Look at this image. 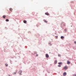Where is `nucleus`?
Segmentation results:
<instances>
[{"mask_svg":"<svg viewBox=\"0 0 76 76\" xmlns=\"http://www.w3.org/2000/svg\"><path fill=\"white\" fill-rule=\"evenodd\" d=\"M63 70H66V69H67V66H64L63 68Z\"/></svg>","mask_w":76,"mask_h":76,"instance_id":"nucleus-1","label":"nucleus"},{"mask_svg":"<svg viewBox=\"0 0 76 76\" xmlns=\"http://www.w3.org/2000/svg\"><path fill=\"white\" fill-rule=\"evenodd\" d=\"M45 15H47L48 16H49V15H50V14H49V13H48V12H46L45 13Z\"/></svg>","mask_w":76,"mask_h":76,"instance_id":"nucleus-2","label":"nucleus"},{"mask_svg":"<svg viewBox=\"0 0 76 76\" xmlns=\"http://www.w3.org/2000/svg\"><path fill=\"white\" fill-rule=\"evenodd\" d=\"M45 56L46 58H48L49 57V56H48V54H46Z\"/></svg>","mask_w":76,"mask_h":76,"instance_id":"nucleus-3","label":"nucleus"},{"mask_svg":"<svg viewBox=\"0 0 76 76\" xmlns=\"http://www.w3.org/2000/svg\"><path fill=\"white\" fill-rule=\"evenodd\" d=\"M67 75V73H66V72H64L63 74V75L64 76H66V75Z\"/></svg>","mask_w":76,"mask_h":76,"instance_id":"nucleus-4","label":"nucleus"},{"mask_svg":"<svg viewBox=\"0 0 76 76\" xmlns=\"http://www.w3.org/2000/svg\"><path fill=\"white\" fill-rule=\"evenodd\" d=\"M67 64H70V62L69 61H67Z\"/></svg>","mask_w":76,"mask_h":76,"instance_id":"nucleus-5","label":"nucleus"},{"mask_svg":"<svg viewBox=\"0 0 76 76\" xmlns=\"http://www.w3.org/2000/svg\"><path fill=\"white\" fill-rule=\"evenodd\" d=\"M57 60L55 61H54V64H57Z\"/></svg>","mask_w":76,"mask_h":76,"instance_id":"nucleus-6","label":"nucleus"},{"mask_svg":"<svg viewBox=\"0 0 76 76\" xmlns=\"http://www.w3.org/2000/svg\"><path fill=\"white\" fill-rule=\"evenodd\" d=\"M61 39H64V37L63 36H61Z\"/></svg>","mask_w":76,"mask_h":76,"instance_id":"nucleus-7","label":"nucleus"},{"mask_svg":"<svg viewBox=\"0 0 76 76\" xmlns=\"http://www.w3.org/2000/svg\"><path fill=\"white\" fill-rule=\"evenodd\" d=\"M58 64H63V63L62 62H59L58 63Z\"/></svg>","mask_w":76,"mask_h":76,"instance_id":"nucleus-8","label":"nucleus"},{"mask_svg":"<svg viewBox=\"0 0 76 76\" xmlns=\"http://www.w3.org/2000/svg\"><path fill=\"white\" fill-rule=\"evenodd\" d=\"M6 22H9V20L8 19H7L6 20Z\"/></svg>","mask_w":76,"mask_h":76,"instance_id":"nucleus-9","label":"nucleus"},{"mask_svg":"<svg viewBox=\"0 0 76 76\" xmlns=\"http://www.w3.org/2000/svg\"><path fill=\"white\" fill-rule=\"evenodd\" d=\"M6 15H4L3 16V18L4 19L5 18H6Z\"/></svg>","mask_w":76,"mask_h":76,"instance_id":"nucleus-10","label":"nucleus"},{"mask_svg":"<svg viewBox=\"0 0 76 76\" xmlns=\"http://www.w3.org/2000/svg\"><path fill=\"white\" fill-rule=\"evenodd\" d=\"M23 22L24 23H26V21L24 20L23 21Z\"/></svg>","mask_w":76,"mask_h":76,"instance_id":"nucleus-11","label":"nucleus"},{"mask_svg":"<svg viewBox=\"0 0 76 76\" xmlns=\"http://www.w3.org/2000/svg\"><path fill=\"white\" fill-rule=\"evenodd\" d=\"M44 21L45 22H46V23H47V21L46 20H44Z\"/></svg>","mask_w":76,"mask_h":76,"instance_id":"nucleus-12","label":"nucleus"},{"mask_svg":"<svg viewBox=\"0 0 76 76\" xmlns=\"http://www.w3.org/2000/svg\"><path fill=\"white\" fill-rule=\"evenodd\" d=\"M10 11H12V8H10Z\"/></svg>","mask_w":76,"mask_h":76,"instance_id":"nucleus-13","label":"nucleus"},{"mask_svg":"<svg viewBox=\"0 0 76 76\" xmlns=\"http://www.w3.org/2000/svg\"><path fill=\"white\" fill-rule=\"evenodd\" d=\"M5 65L6 66H8V65L7 64H6Z\"/></svg>","mask_w":76,"mask_h":76,"instance_id":"nucleus-14","label":"nucleus"},{"mask_svg":"<svg viewBox=\"0 0 76 76\" xmlns=\"http://www.w3.org/2000/svg\"><path fill=\"white\" fill-rule=\"evenodd\" d=\"M61 65H58V67H61Z\"/></svg>","mask_w":76,"mask_h":76,"instance_id":"nucleus-15","label":"nucleus"},{"mask_svg":"<svg viewBox=\"0 0 76 76\" xmlns=\"http://www.w3.org/2000/svg\"><path fill=\"white\" fill-rule=\"evenodd\" d=\"M36 56L37 57V56H38V54H36Z\"/></svg>","mask_w":76,"mask_h":76,"instance_id":"nucleus-16","label":"nucleus"},{"mask_svg":"<svg viewBox=\"0 0 76 76\" xmlns=\"http://www.w3.org/2000/svg\"><path fill=\"white\" fill-rule=\"evenodd\" d=\"M74 43L75 44H76V42H74Z\"/></svg>","mask_w":76,"mask_h":76,"instance_id":"nucleus-17","label":"nucleus"},{"mask_svg":"<svg viewBox=\"0 0 76 76\" xmlns=\"http://www.w3.org/2000/svg\"><path fill=\"white\" fill-rule=\"evenodd\" d=\"M74 76H76V74H75L74 75Z\"/></svg>","mask_w":76,"mask_h":76,"instance_id":"nucleus-18","label":"nucleus"},{"mask_svg":"<svg viewBox=\"0 0 76 76\" xmlns=\"http://www.w3.org/2000/svg\"><path fill=\"white\" fill-rule=\"evenodd\" d=\"M57 38H58V36L56 37V39H57Z\"/></svg>","mask_w":76,"mask_h":76,"instance_id":"nucleus-19","label":"nucleus"},{"mask_svg":"<svg viewBox=\"0 0 76 76\" xmlns=\"http://www.w3.org/2000/svg\"><path fill=\"white\" fill-rule=\"evenodd\" d=\"M58 56L59 57L60 56V55H58Z\"/></svg>","mask_w":76,"mask_h":76,"instance_id":"nucleus-20","label":"nucleus"},{"mask_svg":"<svg viewBox=\"0 0 76 76\" xmlns=\"http://www.w3.org/2000/svg\"><path fill=\"white\" fill-rule=\"evenodd\" d=\"M71 27H72V26H71Z\"/></svg>","mask_w":76,"mask_h":76,"instance_id":"nucleus-21","label":"nucleus"},{"mask_svg":"<svg viewBox=\"0 0 76 76\" xmlns=\"http://www.w3.org/2000/svg\"><path fill=\"white\" fill-rule=\"evenodd\" d=\"M20 75H21V74H20Z\"/></svg>","mask_w":76,"mask_h":76,"instance_id":"nucleus-22","label":"nucleus"},{"mask_svg":"<svg viewBox=\"0 0 76 76\" xmlns=\"http://www.w3.org/2000/svg\"><path fill=\"white\" fill-rule=\"evenodd\" d=\"M9 76H10V75H9Z\"/></svg>","mask_w":76,"mask_h":76,"instance_id":"nucleus-23","label":"nucleus"}]
</instances>
